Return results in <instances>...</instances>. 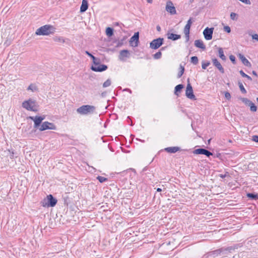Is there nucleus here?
Wrapping results in <instances>:
<instances>
[{"instance_id":"nucleus-10","label":"nucleus","mask_w":258,"mask_h":258,"mask_svg":"<svg viewBox=\"0 0 258 258\" xmlns=\"http://www.w3.org/2000/svg\"><path fill=\"white\" fill-rule=\"evenodd\" d=\"M214 28H208L207 27L203 31V35L204 36L205 38L209 40L212 39V35L213 33Z\"/></svg>"},{"instance_id":"nucleus-12","label":"nucleus","mask_w":258,"mask_h":258,"mask_svg":"<svg viewBox=\"0 0 258 258\" xmlns=\"http://www.w3.org/2000/svg\"><path fill=\"white\" fill-rule=\"evenodd\" d=\"M130 57V52L127 50H122L119 52V59L121 61H125Z\"/></svg>"},{"instance_id":"nucleus-49","label":"nucleus","mask_w":258,"mask_h":258,"mask_svg":"<svg viewBox=\"0 0 258 258\" xmlns=\"http://www.w3.org/2000/svg\"><path fill=\"white\" fill-rule=\"evenodd\" d=\"M96 60H97V59L96 60H93V63L94 64V66L96 65V64H98L99 63L98 62H96Z\"/></svg>"},{"instance_id":"nucleus-6","label":"nucleus","mask_w":258,"mask_h":258,"mask_svg":"<svg viewBox=\"0 0 258 258\" xmlns=\"http://www.w3.org/2000/svg\"><path fill=\"white\" fill-rule=\"evenodd\" d=\"M56 128V126L53 123L48 121H44L39 127V130L40 131H43L46 130H55Z\"/></svg>"},{"instance_id":"nucleus-15","label":"nucleus","mask_w":258,"mask_h":258,"mask_svg":"<svg viewBox=\"0 0 258 258\" xmlns=\"http://www.w3.org/2000/svg\"><path fill=\"white\" fill-rule=\"evenodd\" d=\"M213 64L219 70V71L223 74L224 73V70L222 67L220 62L216 58L212 59Z\"/></svg>"},{"instance_id":"nucleus-43","label":"nucleus","mask_w":258,"mask_h":258,"mask_svg":"<svg viewBox=\"0 0 258 258\" xmlns=\"http://www.w3.org/2000/svg\"><path fill=\"white\" fill-rule=\"evenodd\" d=\"M252 38L253 39L256 40L257 41H258V35L257 34H255L254 35H252Z\"/></svg>"},{"instance_id":"nucleus-32","label":"nucleus","mask_w":258,"mask_h":258,"mask_svg":"<svg viewBox=\"0 0 258 258\" xmlns=\"http://www.w3.org/2000/svg\"><path fill=\"white\" fill-rule=\"evenodd\" d=\"M180 68L181 70L178 73V75H177V77L178 78H179L181 77V76L183 75V74L184 73V67L183 66H182L181 65L180 66Z\"/></svg>"},{"instance_id":"nucleus-14","label":"nucleus","mask_w":258,"mask_h":258,"mask_svg":"<svg viewBox=\"0 0 258 258\" xmlns=\"http://www.w3.org/2000/svg\"><path fill=\"white\" fill-rule=\"evenodd\" d=\"M107 67L105 64H96L95 66H92L91 69L95 72H102L105 71Z\"/></svg>"},{"instance_id":"nucleus-13","label":"nucleus","mask_w":258,"mask_h":258,"mask_svg":"<svg viewBox=\"0 0 258 258\" xmlns=\"http://www.w3.org/2000/svg\"><path fill=\"white\" fill-rule=\"evenodd\" d=\"M194 153L195 154L205 155L207 157H209L210 156L213 155V154L208 150L203 148H200L195 150L194 151Z\"/></svg>"},{"instance_id":"nucleus-30","label":"nucleus","mask_w":258,"mask_h":258,"mask_svg":"<svg viewBox=\"0 0 258 258\" xmlns=\"http://www.w3.org/2000/svg\"><path fill=\"white\" fill-rule=\"evenodd\" d=\"M241 101L246 105L249 106L251 101L246 98H242Z\"/></svg>"},{"instance_id":"nucleus-22","label":"nucleus","mask_w":258,"mask_h":258,"mask_svg":"<svg viewBox=\"0 0 258 258\" xmlns=\"http://www.w3.org/2000/svg\"><path fill=\"white\" fill-rule=\"evenodd\" d=\"M183 88V85L182 84H179V85H177L175 87V91H174L175 94H176V95H178V92H180Z\"/></svg>"},{"instance_id":"nucleus-53","label":"nucleus","mask_w":258,"mask_h":258,"mask_svg":"<svg viewBox=\"0 0 258 258\" xmlns=\"http://www.w3.org/2000/svg\"><path fill=\"white\" fill-rule=\"evenodd\" d=\"M161 190H162V189H161V188H158L157 189V191H161Z\"/></svg>"},{"instance_id":"nucleus-3","label":"nucleus","mask_w":258,"mask_h":258,"mask_svg":"<svg viewBox=\"0 0 258 258\" xmlns=\"http://www.w3.org/2000/svg\"><path fill=\"white\" fill-rule=\"evenodd\" d=\"M96 110V107L93 105H84L77 109L78 113L81 115H88L93 114Z\"/></svg>"},{"instance_id":"nucleus-55","label":"nucleus","mask_w":258,"mask_h":258,"mask_svg":"<svg viewBox=\"0 0 258 258\" xmlns=\"http://www.w3.org/2000/svg\"><path fill=\"white\" fill-rule=\"evenodd\" d=\"M256 100L258 101V98H256Z\"/></svg>"},{"instance_id":"nucleus-27","label":"nucleus","mask_w":258,"mask_h":258,"mask_svg":"<svg viewBox=\"0 0 258 258\" xmlns=\"http://www.w3.org/2000/svg\"><path fill=\"white\" fill-rule=\"evenodd\" d=\"M190 26L188 25V24H186L184 28L183 32L184 34H188L189 33V30L190 28Z\"/></svg>"},{"instance_id":"nucleus-19","label":"nucleus","mask_w":258,"mask_h":258,"mask_svg":"<svg viewBox=\"0 0 258 258\" xmlns=\"http://www.w3.org/2000/svg\"><path fill=\"white\" fill-rule=\"evenodd\" d=\"M167 35L168 39H171L172 40H176L180 38V37H181L180 35L170 33L169 32L167 33Z\"/></svg>"},{"instance_id":"nucleus-4","label":"nucleus","mask_w":258,"mask_h":258,"mask_svg":"<svg viewBox=\"0 0 258 258\" xmlns=\"http://www.w3.org/2000/svg\"><path fill=\"white\" fill-rule=\"evenodd\" d=\"M57 203V200L49 195L44 199L41 202V205L44 207H54Z\"/></svg>"},{"instance_id":"nucleus-33","label":"nucleus","mask_w":258,"mask_h":258,"mask_svg":"<svg viewBox=\"0 0 258 258\" xmlns=\"http://www.w3.org/2000/svg\"><path fill=\"white\" fill-rule=\"evenodd\" d=\"M161 55H162L161 52L160 51H158L154 54L153 57L155 59H159L160 58H161Z\"/></svg>"},{"instance_id":"nucleus-40","label":"nucleus","mask_w":258,"mask_h":258,"mask_svg":"<svg viewBox=\"0 0 258 258\" xmlns=\"http://www.w3.org/2000/svg\"><path fill=\"white\" fill-rule=\"evenodd\" d=\"M229 58L233 63L235 64L236 63L235 57L234 55H231L229 56Z\"/></svg>"},{"instance_id":"nucleus-9","label":"nucleus","mask_w":258,"mask_h":258,"mask_svg":"<svg viewBox=\"0 0 258 258\" xmlns=\"http://www.w3.org/2000/svg\"><path fill=\"white\" fill-rule=\"evenodd\" d=\"M165 10L167 12L169 13L171 15H175L176 13L175 8L172 2L170 1H168L167 2Z\"/></svg>"},{"instance_id":"nucleus-54","label":"nucleus","mask_w":258,"mask_h":258,"mask_svg":"<svg viewBox=\"0 0 258 258\" xmlns=\"http://www.w3.org/2000/svg\"><path fill=\"white\" fill-rule=\"evenodd\" d=\"M211 140V139H209V140H208V144H210V143Z\"/></svg>"},{"instance_id":"nucleus-7","label":"nucleus","mask_w":258,"mask_h":258,"mask_svg":"<svg viewBox=\"0 0 258 258\" xmlns=\"http://www.w3.org/2000/svg\"><path fill=\"white\" fill-rule=\"evenodd\" d=\"M163 38H158L157 39H154L150 43V47L152 49H157L159 48L163 43Z\"/></svg>"},{"instance_id":"nucleus-44","label":"nucleus","mask_w":258,"mask_h":258,"mask_svg":"<svg viewBox=\"0 0 258 258\" xmlns=\"http://www.w3.org/2000/svg\"><path fill=\"white\" fill-rule=\"evenodd\" d=\"M252 140L255 142H258V136H253L252 137Z\"/></svg>"},{"instance_id":"nucleus-25","label":"nucleus","mask_w":258,"mask_h":258,"mask_svg":"<svg viewBox=\"0 0 258 258\" xmlns=\"http://www.w3.org/2000/svg\"><path fill=\"white\" fill-rule=\"evenodd\" d=\"M247 197L254 200H257L258 199V194H254L252 193H248L247 194Z\"/></svg>"},{"instance_id":"nucleus-50","label":"nucleus","mask_w":258,"mask_h":258,"mask_svg":"<svg viewBox=\"0 0 258 258\" xmlns=\"http://www.w3.org/2000/svg\"><path fill=\"white\" fill-rule=\"evenodd\" d=\"M148 3L149 4H151L153 2V0H147Z\"/></svg>"},{"instance_id":"nucleus-24","label":"nucleus","mask_w":258,"mask_h":258,"mask_svg":"<svg viewBox=\"0 0 258 258\" xmlns=\"http://www.w3.org/2000/svg\"><path fill=\"white\" fill-rule=\"evenodd\" d=\"M37 90V86L33 84H30L27 88V90H31L32 92H34Z\"/></svg>"},{"instance_id":"nucleus-16","label":"nucleus","mask_w":258,"mask_h":258,"mask_svg":"<svg viewBox=\"0 0 258 258\" xmlns=\"http://www.w3.org/2000/svg\"><path fill=\"white\" fill-rule=\"evenodd\" d=\"M237 56L244 65L248 67H250L251 66L250 62L244 57L243 55L241 53H239Z\"/></svg>"},{"instance_id":"nucleus-23","label":"nucleus","mask_w":258,"mask_h":258,"mask_svg":"<svg viewBox=\"0 0 258 258\" xmlns=\"http://www.w3.org/2000/svg\"><path fill=\"white\" fill-rule=\"evenodd\" d=\"M106 34L109 37L112 36L113 35V29L110 27H107L106 29Z\"/></svg>"},{"instance_id":"nucleus-18","label":"nucleus","mask_w":258,"mask_h":258,"mask_svg":"<svg viewBox=\"0 0 258 258\" xmlns=\"http://www.w3.org/2000/svg\"><path fill=\"white\" fill-rule=\"evenodd\" d=\"M195 45L197 47L201 48V49H204V50L206 49L205 45H204L203 41L201 40H195Z\"/></svg>"},{"instance_id":"nucleus-47","label":"nucleus","mask_w":258,"mask_h":258,"mask_svg":"<svg viewBox=\"0 0 258 258\" xmlns=\"http://www.w3.org/2000/svg\"><path fill=\"white\" fill-rule=\"evenodd\" d=\"M156 29H157V30L158 31V32H160L161 31V27L159 25H157V27H156Z\"/></svg>"},{"instance_id":"nucleus-28","label":"nucleus","mask_w":258,"mask_h":258,"mask_svg":"<svg viewBox=\"0 0 258 258\" xmlns=\"http://www.w3.org/2000/svg\"><path fill=\"white\" fill-rule=\"evenodd\" d=\"M238 86L241 92L244 94H245L246 93V91L244 88V86L242 85V84L241 82H238Z\"/></svg>"},{"instance_id":"nucleus-37","label":"nucleus","mask_w":258,"mask_h":258,"mask_svg":"<svg viewBox=\"0 0 258 258\" xmlns=\"http://www.w3.org/2000/svg\"><path fill=\"white\" fill-rule=\"evenodd\" d=\"M230 18L233 20H237V14L235 13H231L230 14Z\"/></svg>"},{"instance_id":"nucleus-5","label":"nucleus","mask_w":258,"mask_h":258,"mask_svg":"<svg viewBox=\"0 0 258 258\" xmlns=\"http://www.w3.org/2000/svg\"><path fill=\"white\" fill-rule=\"evenodd\" d=\"M28 118L34 121V127L38 130L42 121L45 119L44 116H29Z\"/></svg>"},{"instance_id":"nucleus-52","label":"nucleus","mask_w":258,"mask_h":258,"mask_svg":"<svg viewBox=\"0 0 258 258\" xmlns=\"http://www.w3.org/2000/svg\"><path fill=\"white\" fill-rule=\"evenodd\" d=\"M252 74L254 76H257L256 73L255 71H252Z\"/></svg>"},{"instance_id":"nucleus-31","label":"nucleus","mask_w":258,"mask_h":258,"mask_svg":"<svg viewBox=\"0 0 258 258\" xmlns=\"http://www.w3.org/2000/svg\"><path fill=\"white\" fill-rule=\"evenodd\" d=\"M198 60L197 56H192L191 57V62L194 64H197L198 63Z\"/></svg>"},{"instance_id":"nucleus-51","label":"nucleus","mask_w":258,"mask_h":258,"mask_svg":"<svg viewBox=\"0 0 258 258\" xmlns=\"http://www.w3.org/2000/svg\"><path fill=\"white\" fill-rule=\"evenodd\" d=\"M246 78L250 81L251 80V78L250 76H249L248 75H247V77H246Z\"/></svg>"},{"instance_id":"nucleus-42","label":"nucleus","mask_w":258,"mask_h":258,"mask_svg":"<svg viewBox=\"0 0 258 258\" xmlns=\"http://www.w3.org/2000/svg\"><path fill=\"white\" fill-rule=\"evenodd\" d=\"M239 73L243 77L245 78V77H247V75L245 74L242 70L239 71Z\"/></svg>"},{"instance_id":"nucleus-8","label":"nucleus","mask_w":258,"mask_h":258,"mask_svg":"<svg viewBox=\"0 0 258 258\" xmlns=\"http://www.w3.org/2000/svg\"><path fill=\"white\" fill-rule=\"evenodd\" d=\"M185 95H186V96L190 99H192V100L196 99V97L193 93V90H192V86H191L190 84L189 83L187 84V86H186Z\"/></svg>"},{"instance_id":"nucleus-29","label":"nucleus","mask_w":258,"mask_h":258,"mask_svg":"<svg viewBox=\"0 0 258 258\" xmlns=\"http://www.w3.org/2000/svg\"><path fill=\"white\" fill-rule=\"evenodd\" d=\"M54 40L56 42H60L61 43H64L65 40L62 37H56L54 38Z\"/></svg>"},{"instance_id":"nucleus-36","label":"nucleus","mask_w":258,"mask_h":258,"mask_svg":"<svg viewBox=\"0 0 258 258\" xmlns=\"http://www.w3.org/2000/svg\"><path fill=\"white\" fill-rule=\"evenodd\" d=\"M210 64L209 61L202 62V69H206Z\"/></svg>"},{"instance_id":"nucleus-2","label":"nucleus","mask_w":258,"mask_h":258,"mask_svg":"<svg viewBox=\"0 0 258 258\" xmlns=\"http://www.w3.org/2000/svg\"><path fill=\"white\" fill-rule=\"evenodd\" d=\"M22 107L27 110L37 112L38 105L36 101L31 98L24 101L22 104Z\"/></svg>"},{"instance_id":"nucleus-26","label":"nucleus","mask_w":258,"mask_h":258,"mask_svg":"<svg viewBox=\"0 0 258 258\" xmlns=\"http://www.w3.org/2000/svg\"><path fill=\"white\" fill-rule=\"evenodd\" d=\"M248 106L250 107L251 111L255 112L256 111L257 107L253 102H251Z\"/></svg>"},{"instance_id":"nucleus-1","label":"nucleus","mask_w":258,"mask_h":258,"mask_svg":"<svg viewBox=\"0 0 258 258\" xmlns=\"http://www.w3.org/2000/svg\"><path fill=\"white\" fill-rule=\"evenodd\" d=\"M55 31V28L50 25H45L37 29L35 34L37 35H49L53 34Z\"/></svg>"},{"instance_id":"nucleus-39","label":"nucleus","mask_w":258,"mask_h":258,"mask_svg":"<svg viewBox=\"0 0 258 258\" xmlns=\"http://www.w3.org/2000/svg\"><path fill=\"white\" fill-rule=\"evenodd\" d=\"M85 52L89 56L91 57L92 58L93 60L96 59V58L88 51H86Z\"/></svg>"},{"instance_id":"nucleus-46","label":"nucleus","mask_w":258,"mask_h":258,"mask_svg":"<svg viewBox=\"0 0 258 258\" xmlns=\"http://www.w3.org/2000/svg\"><path fill=\"white\" fill-rule=\"evenodd\" d=\"M185 34V38H186V41L187 42V41H188L189 39V33H188L187 34Z\"/></svg>"},{"instance_id":"nucleus-20","label":"nucleus","mask_w":258,"mask_h":258,"mask_svg":"<svg viewBox=\"0 0 258 258\" xmlns=\"http://www.w3.org/2000/svg\"><path fill=\"white\" fill-rule=\"evenodd\" d=\"M165 150L169 153H174L179 150V148L176 147H168L166 148Z\"/></svg>"},{"instance_id":"nucleus-35","label":"nucleus","mask_w":258,"mask_h":258,"mask_svg":"<svg viewBox=\"0 0 258 258\" xmlns=\"http://www.w3.org/2000/svg\"><path fill=\"white\" fill-rule=\"evenodd\" d=\"M97 179L101 182L102 183L107 180V179L104 177L98 176L97 177Z\"/></svg>"},{"instance_id":"nucleus-38","label":"nucleus","mask_w":258,"mask_h":258,"mask_svg":"<svg viewBox=\"0 0 258 258\" xmlns=\"http://www.w3.org/2000/svg\"><path fill=\"white\" fill-rule=\"evenodd\" d=\"M223 29L225 32H226L228 33H229L231 32V29H230V27L228 26H224Z\"/></svg>"},{"instance_id":"nucleus-48","label":"nucleus","mask_w":258,"mask_h":258,"mask_svg":"<svg viewBox=\"0 0 258 258\" xmlns=\"http://www.w3.org/2000/svg\"><path fill=\"white\" fill-rule=\"evenodd\" d=\"M219 176L221 178H225L226 176V174H220Z\"/></svg>"},{"instance_id":"nucleus-41","label":"nucleus","mask_w":258,"mask_h":258,"mask_svg":"<svg viewBox=\"0 0 258 258\" xmlns=\"http://www.w3.org/2000/svg\"><path fill=\"white\" fill-rule=\"evenodd\" d=\"M225 97L227 99L229 100L231 98L230 94L229 92H225Z\"/></svg>"},{"instance_id":"nucleus-11","label":"nucleus","mask_w":258,"mask_h":258,"mask_svg":"<svg viewBox=\"0 0 258 258\" xmlns=\"http://www.w3.org/2000/svg\"><path fill=\"white\" fill-rule=\"evenodd\" d=\"M139 39V33L136 32L134 35L131 38L130 40V43L131 46L133 47H136L138 46V43Z\"/></svg>"},{"instance_id":"nucleus-21","label":"nucleus","mask_w":258,"mask_h":258,"mask_svg":"<svg viewBox=\"0 0 258 258\" xmlns=\"http://www.w3.org/2000/svg\"><path fill=\"white\" fill-rule=\"evenodd\" d=\"M218 53L219 57L223 60H225L226 59V56L224 54L223 50L222 48H219L218 49Z\"/></svg>"},{"instance_id":"nucleus-17","label":"nucleus","mask_w":258,"mask_h":258,"mask_svg":"<svg viewBox=\"0 0 258 258\" xmlns=\"http://www.w3.org/2000/svg\"><path fill=\"white\" fill-rule=\"evenodd\" d=\"M88 8V4L87 0H83L80 8V12H85Z\"/></svg>"},{"instance_id":"nucleus-45","label":"nucleus","mask_w":258,"mask_h":258,"mask_svg":"<svg viewBox=\"0 0 258 258\" xmlns=\"http://www.w3.org/2000/svg\"><path fill=\"white\" fill-rule=\"evenodd\" d=\"M192 23V18H190L187 22L186 24H188V25H190L191 26V24Z\"/></svg>"},{"instance_id":"nucleus-34","label":"nucleus","mask_w":258,"mask_h":258,"mask_svg":"<svg viewBox=\"0 0 258 258\" xmlns=\"http://www.w3.org/2000/svg\"><path fill=\"white\" fill-rule=\"evenodd\" d=\"M111 85V81L110 79L107 80L103 84L104 88L109 86Z\"/></svg>"}]
</instances>
